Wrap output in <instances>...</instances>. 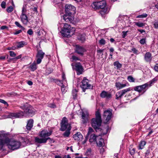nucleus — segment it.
I'll return each instance as SVG.
<instances>
[{"label": "nucleus", "mask_w": 158, "mask_h": 158, "mask_svg": "<svg viewBox=\"0 0 158 158\" xmlns=\"http://www.w3.org/2000/svg\"><path fill=\"white\" fill-rule=\"evenodd\" d=\"M31 70L32 71H34L36 69V65L35 63H34L30 66Z\"/></svg>", "instance_id": "obj_33"}, {"label": "nucleus", "mask_w": 158, "mask_h": 158, "mask_svg": "<svg viewBox=\"0 0 158 158\" xmlns=\"http://www.w3.org/2000/svg\"><path fill=\"white\" fill-rule=\"evenodd\" d=\"M156 81V80L155 79H153L151 80V81H150L149 82L147 83H148L149 85H148V87H150Z\"/></svg>", "instance_id": "obj_45"}, {"label": "nucleus", "mask_w": 158, "mask_h": 158, "mask_svg": "<svg viewBox=\"0 0 158 158\" xmlns=\"http://www.w3.org/2000/svg\"><path fill=\"white\" fill-rule=\"evenodd\" d=\"M152 59V54L149 52H147L144 56V59L147 62H150Z\"/></svg>", "instance_id": "obj_23"}, {"label": "nucleus", "mask_w": 158, "mask_h": 158, "mask_svg": "<svg viewBox=\"0 0 158 158\" xmlns=\"http://www.w3.org/2000/svg\"><path fill=\"white\" fill-rule=\"evenodd\" d=\"M75 31V28L72 27L69 25L65 23L64 24V27L62 29L61 33L64 36L68 37L71 36V33L73 35Z\"/></svg>", "instance_id": "obj_4"}, {"label": "nucleus", "mask_w": 158, "mask_h": 158, "mask_svg": "<svg viewBox=\"0 0 158 158\" xmlns=\"http://www.w3.org/2000/svg\"><path fill=\"white\" fill-rule=\"evenodd\" d=\"M123 34L122 35L123 37L124 38L127 35V32L123 31Z\"/></svg>", "instance_id": "obj_61"}, {"label": "nucleus", "mask_w": 158, "mask_h": 158, "mask_svg": "<svg viewBox=\"0 0 158 158\" xmlns=\"http://www.w3.org/2000/svg\"><path fill=\"white\" fill-rule=\"evenodd\" d=\"M135 24L137 26L139 27H142L145 25V23H141L140 22H135Z\"/></svg>", "instance_id": "obj_34"}, {"label": "nucleus", "mask_w": 158, "mask_h": 158, "mask_svg": "<svg viewBox=\"0 0 158 158\" xmlns=\"http://www.w3.org/2000/svg\"><path fill=\"white\" fill-rule=\"evenodd\" d=\"M25 45V43L23 41H21L19 42L17 45V48H20L23 47Z\"/></svg>", "instance_id": "obj_32"}, {"label": "nucleus", "mask_w": 158, "mask_h": 158, "mask_svg": "<svg viewBox=\"0 0 158 158\" xmlns=\"http://www.w3.org/2000/svg\"><path fill=\"white\" fill-rule=\"evenodd\" d=\"M33 120L32 119L28 120L26 127V128L28 130H31L33 126Z\"/></svg>", "instance_id": "obj_22"}, {"label": "nucleus", "mask_w": 158, "mask_h": 158, "mask_svg": "<svg viewBox=\"0 0 158 158\" xmlns=\"http://www.w3.org/2000/svg\"><path fill=\"white\" fill-rule=\"evenodd\" d=\"M138 31L140 32L141 33H142L143 32H145V31L143 30L138 29Z\"/></svg>", "instance_id": "obj_62"}, {"label": "nucleus", "mask_w": 158, "mask_h": 158, "mask_svg": "<svg viewBox=\"0 0 158 158\" xmlns=\"http://www.w3.org/2000/svg\"><path fill=\"white\" fill-rule=\"evenodd\" d=\"M24 115V112L20 111L18 112L10 113L5 118H20L22 117Z\"/></svg>", "instance_id": "obj_9"}, {"label": "nucleus", "mask_w": 158, "mask_h": 158, "mask_svg": "<svg viewBox=\"0 0 158 158\" xmlns=\"http://www.w3.org/2000/svg\"><path fill=\"white\" fill-rule=\"evenodd\" d=\"M0 102L7 105V106L8 105L7 102L3 100L0 99Z\"/></svg>", "instance_id": "obj_52"}, {"label": "nucleus", "mask_w": 158, "mask_h": 158, "mask_svg": "<svg viewBox=\"0 0 158 158\" xmlns=\"http://www.w3.org/2000/svg\"><path fill=\"white\" fill-rule=\"evenodd\" d=\"M89 81L85 78H84L82 81L80 86L82 88V90L84 92L85 91L86 89L92 88L93 86L89 84Z\"/></svg>", "instance_id": "obj_7"}, {"label": "nucleus", "mask_w": 158, "mask_h": 158, "mask_svg": "<svg viewBox=\"0 0 158 158\" xmlns=\"http://www.w3.org/2000/svg\"><path fill=\"white\" fill-rule=\"evenodd\" d=\"M75 50L76 52L81 56H83L84 52L86 51L83 47L78 45H76Z\"/></svg>", "instance_id": "obj_14"}, {"label": "nucleus", "mask_w": 158, "mask_h": 158, "mask_svg": "<svg viewBox=\"0 0 158 158\" xmlns=\"http://www.w3.org/2000/svg\"><path fill=\"white\" fill-rule=\"evenodd\" d=\"M135 149L134 148H129V152L130 154L131 155H132L134 154L135 153Z\"/></svg>", "instance_id": "obj_44"}, {"label": "nucleus", "mask_w": 158, "mask_h": 158, "mask_svg": "<svg viewBox=\"0 0 158 158\" xmlns=\"http://www.w3.org/2000/svg\"><path fill=\"white\" fill-rule=\"evenodd\" d=\"M154 69L156 71L158 72V64H156L154 67Z\"/></svg>", "instance_id": "obj_57"}, {"label": "nucleus", "mask_w": 158, "mask_h": 158, "mask_svg": "<svg viewBox=\"0 0 158 158\" xmlns=\"http://www.w3.org/2000/svg\"><path fill=\"white\" fill-rule=\"evenodd\" d=\"M10 55L11 57H15L16 56V54L13 52L10 51L9 52Z\"/></svg>", "instance_id": "obj_48"}, {"label": "nucleus", "mask_w": 158, "mask_h": 158, "mask_svg": "<svg viewBox=\"0 0 158 158\" xmlns=\"http://www.w3.org/2000/svg\"><path fill=\"white\" fill-rule=\"evenodd\" d=\"M100 96L102 98L109 99L111 98V95L110 93L103 91L101 93Z\"/></svg>", "instance_id": "obj_19"}, {"label": "nucleus", "mask_w": 158, "mask_h": 158, "mask_svg": "<svg viewBox=\"0 0 158 158\" xmlns=\"http://www.w3.org/2000/svg\"><path fill=\"white\" fill-rule=\"evenodd\" d=\"M44 55V53L43 52L42 50H40L38 51L36 56L37 63V64H40L43 58Z\"/></svg>", "instance_id": "obj_15"}, {"label": "nucleus", "mask_w": 158, "mask_h": 158, "mask_svg": "<svg viewBox=\"0 0 158 158\" xmlns=\"http://www.w3.org/2000/svg\"><path fill=\"white\" fill-rule=\"evenodd\" d=\"M114 65L117 68V69H119L122 67V65L118 62L116 61L114 63Z\"/></svg>", "instance_id": "obj_31"}, {"label": "nucleus", "mask_w": 158, "mask_h": 158, "mask_svg": "<svg viewBox=\"0 0 158 158\" xmlns=\"http://www.w3.org/2000/svg\"><path fill=\"white\" fill-rule=\"evenodd\" d=\"M77 91L76 89H74L73 90L72 95L74 98H76L77 96Z\"/></svg>", "instance_id": "obj_37"}, {"label": "nucleus", "mask_w": 158, "mask_h": 158, "mask_svg": "<svg viewBox=\"0 0 158 158\" xmlns=\"http://www.w3.org/2000/svg\"><path fill=\"white\" fill-rule=\"evenodd\" d=\"M67 81H64V85H63L61 86V89L62 92L65 93L67 91Z\"/></svg>", "instance_id": "obj_25"}, {"label": "nucleus", "mask_w": 158, "mask_h": 158, "mask_svg": "<svg viewBox=\"0 0 158 158\" xmlns=\"http://www.w3.org/2000/svg\"><path fill=\"white\" fill-rule=\"evenodd\" d=\"M0 147H2L5 144H6L9 148L13 150L19 148L21 146L23 142L14 139L10 140L6 137V135L3 131L0 132Z\"/></svg>", "instance_id": "obj_1"}, {"label": "nucleus", "mask_w": 158, "mask_h": 158, "mask_svg": "<svg viewBox=\"0 0 158 158\" xmlns=\"http://www.w3.org/2000/svg\"><path fill=\"white\" fill-rule=\"evenodd\" d=\"M7 28V27L6 26H2L1 27V29L2 30H3L6 28Z\"/></svg>", "instance_id": "obj_64"}, {"label": "nucleus", "mask_w": 158, "mask_h": 158, "mask_svg": "<svg viewBox=\"0 0 158 158\" xmlns=\"http://www.w3.org/2000/svg\"><path fill=\"white\" fill-rule=\"evenodd\" d=\"M93 132V130L91 127H89L87 136H88L90 134Z\"/></svg>", "instance_id": "obj_46"}, {"label": "nucleus", "mask_w": 158, "mask_h": 158, "mask_svg": "<svg viewBox=\"0 0 158 158\" xmlns=\"http://www.w3.org/2000/svg\"><path fill=\"white\" fill-rule=\"evenodd\" d=\"M140 43L141 44H143L145 43V39H142L140 41Z\"/></svg>", "instance_id": "obj_53"}, {"label": "nucleus", "mask_w": 158, "mask_h": 158, "mask_svg": "<svg viewBox=\"0 0 158 158\" xmlns=\"http://www.w3.org/2000/svg\"><path fill=\"white\" fill-rule=\"evenodd\" d=\"M150 152V151L149 149H148L147 150L146 152L145 153L146 155V156H148Z\"/></svg>", "instance_id": "obj_59"}, {"label": "nucleus", "mask_w": 158, "mask_h": 158, "mask_svg": "<svg viewBox=\"0 0 158 158\" xmlns=\"http://www.w3.org/2000/svg\"><path fill=\"white\" fill-rule=\"evenodd\" d=\"M72 66H73V68L77 72V75L81 74L83 71V68L81 64L80 63H76L72 64Z\"/></svg>", "instance_id": "obj_12"}, {"label": "nucleus", "mask_w": 158, "mask_h": 158, "mask_svg": "<svg viewBox=\"0 0 158 158\" xmlns=\"http://www.w3.org/2000/svg\"><path fill=\"white\" fill-rule=\"evenodd\" d=\"M62 78L63 81H66L65 75L64 73H63L62 75Z\"/></svg>", "instance_id": "obj_55"}, {"label": "nucleus", "mask_w": 158, "mask_h": 158, "mask_svg": "<svg viewBox=\"0 0 158 158\" xmlns=\"http://www.w3.org/2000/svg\"><path fill=\"white\" fill-rule=\"evenodd\" d=\"M48 106L52 108H55L56 107V105L53 103H50L48 104Z\"/></svg>", "instance_id": "obj_40"}, {"label": "nucleus", "mask_w": 158, "mask_h": 158, "mask_svg": "<svg viewBox=\"0 0 158 158\" xmlns=\"http://www.w3.org/2000/svg\"><path fill=\"white\" fill-rule=\"evenodd\" d=\"M22 109L24 110V114L25 113L27 115L31 116L35 114L34 109L31 106H24L23 107Z\"/></svg>", "instance_id": "obj_8"}, {"label": "nucleus", "mask_w": 158, "mask_h": 158, "mask_svg": "<svg viewBox=\"0 0 158 158\" xmlns=\"http://www.w3.org/2000/svg\"><path fill=\"white\" fill-rule=\"evenodd\" d=\"M96 118L92 119L91 123L93 127L95 129H99L102 123L101 115L99 110L96 112Z\"/></svg>", "instance_id": "obj_5"}, {"label": "nucleus", "mask_w": 158, "mask_h": 158, "mask_svg": "<svg viewBox=\"0 0 158 158\" xmlns=\"http://www.w3.org/2000/svg\"><path fill=\"white\" fill-rule=\"evenodd\" d=\"M6 3L3 1L1 4V6L2 8H5L6 7Z\"/></svg>", "instance_id": "obj_51"}, {"label": "nucleus", "mask_w": 158, "mask_h": 158, "mask_svg": "<svg viewBox=\"0 0 158 158\" xmlns=\"http://www.w3.org/2000/svg\"><path fill=\"white\" fill-rule=\"evenodd\" d=\"M73 137L75 140L77 141L82 140L83 138L82 135L80 132H77L74 135Z\"/></svg>", "instance_id": "obj_17"}, {"label": "nucleus", "mask_w": 158, "mask_h": 158, "mask_svg": "<svg viewBox=\"0 0 158 158\" xmlns=\"http://www.w3.org/2000/svg\"><path fill=\"white\" fill-rule=\"evenodd\" d=\"M106 2L102 0L94 2L91 4V6L94 9H101L102 10L100 11V13L102 16H103L105 14H107L109 11V9L106 7Z\"/></svg>", "instance_id": "obj_2"}, {"label": "nucleus", "mask_w": 158, "mask_h": 158, "mask_svg": "<svg viewBox=\"0 0 158 158\" xmlns=\"http://www.w3.org/2000/svg\"><path fill=\"white\" fill-rule=\"evenodd\" d=\"M98 42L101 45H104L106 43V41L103 39H101Z\"/></svg>", "instance_id": "obj_38"}, {"label": "nucleus", "mask_w": 158, "mask_h": 158, "mask_svg": "<svg viewBox=\"0 0 158 158\" xmlns=\"http://www.w3.org/2000/svg\"><path fill=\"white\" fill-rule=\"evenodd\" d=\"M131 51L134 53L136 54H138V51L135 48H132L131 49Z\"/></svg>", "instance_id": "obj_50"}, {"label": "nucleus", "mask_w": 158, "mask_h": 158, "mask_svg": "<svg viewBox=\"0 0 158 158\" xmlns=\"http://www.w3.org/2000/svg\"><path fill=\"white\" fill-rule=\"evenodd\" d=\"M112 115V111L107 110L104 112L103 118L105 120V123H107L111 119Z\"/></svg>", "instance_id": "obj_11"}, {"label": "nucleus", "mask_w": 158, "mask_h": 158, "mask_svg": "<svg viewBox=\"0 0 158 158\" xmlns=\"http://www.w3.org/2000/svg\"><path fill=\"white\" fill-rule=\"evenodd\" d=\"M123 95L121 90L119 91L116 94V98L118 99L119 98H121Z\"/></svg>", "instance_id": "obj_29"}, {"label": "nucleus", "mask_w": 158, "mask_h": 158, "mask_svg": "<svg viewBox=\"0 0 158 158\" xmlns=\"http://www.w3.org/2000/svg\"><path fill=\"white\" fill-rule=\"evenodd\" d=\"M148 83H145L141 85L137 86L134 88V90L139 93H144L148 87Z\"/></svg>", "instance_id": "obj_10"}, {"label": "nucleus", "mask_w": 158, "mask_h": 158, "mask_svg": "<svg viewBox=\"0 0 158 158\" xmlns=\"http://www.w3.org/2000/svg\"><path fill=\"white\" fill-rule=\"evenodd\" d=\"M146 144V142L144 140H142L139 144L138 149L139 150L143 149Z\"/></svg>", "instance_id": "obj_26"}, {"label": "nucleus", "mask_w": 158, "mask_h": 158, "mask_svg": "<svg viewBox=\"0 0 158 158\" xmlns=\"http://www.w3.org/2000/svg\"><path fill=\"white\" fill-rule=\"evenodd\" d=\"M68 15H67V13H66V14L62 16V18L66 22H71L73 20V19L70 16L71 14Z\"/></svg>", "instance_id": "obj_18"}, {"label": "nucleus", "mask_w": 158, "mask_h": 158, "mask_svg": "<svg viewBox=\"0 0 158 158\" xmlns=\"http://www.w3.org/2000/svg\"><path fill=\"white\" fill-rule=\"evenodd\" d=\"M89 114L87 111L83 112L82 113V117L83 119L82 122L84 123H86L88 121V117Z\"/></svg>", "instance_id": "obj_21"}, {"label": "nucleus", "mask_w": 158, "mask_h": 158, "mask_svg": "<svg viewBox=\"0 0 158 158\" xmlns=\"http://www.w3.org/2000/svg\"><path fill=\"white\" fill-rule=\"evenodd\" d=\"M127 86V84H122L120 82H117L115 83V86L118 89L123 88Z\"/></svg>", "instance_id": "obj_24"}, {"label": "nucleus", "mask_w": 158, "mask_h": 158, "mask_svg": "<svg viewBox=\"0 0 158 158\" xmlns=\"http://www.w3.org/2000/svg\"><path fill=\"white\" fill-rule=\"evenodd\" d=\"M52 133L51 130H47L44 129L40 132L39 136L41 137L40 138L38 137L35 138V142L38 143H45L47 141L50 139L48 137Z\"/></svg>", "instance_id": "obj_3"}, {"label": "nucleus", "mask_w": 158, "mask_h": 158, "mask_svg": "<svg viewBox=\"0 0 158 158\" xmlns=\"http://www.w3.org/2000/svg\"><path fill=\"white\" fill-rule=\"evenodd\" d=\"M67 131L64 133V135L66 137H68L70 134L69 131L70 130L69 129L66 130Z\"/></svg>", "instance_id": "obj_43"}, {"label": "nucleus", "mask_w": 158, "mask_h": 158, "mask_svg": "<svg viewBox=\"0 0 158 158\" xmlns=\"http://www.w3.org/2000/svg\"><path fill=\"white\" fill-rule=\"evenodd\" d=\"M72 59L73 60L72 61H76L78 60H80V59L77 57L75 56H72Z\"/></svg>", "instance_id": "obj_47"}, {"label": "nucleus", "mask_w": 158, "mask_h": 158, "mask_svg": "<svg viewBox=\"0 0 158 158\" xmlns=\"http://www.w3.org/2000/svg\"><path fill=\"white\" fill-rule=\"evenodd\" d=\"M63 158H71V156L69 155H65Z\"/></svg>", "instance_id": "obj_63"}, {"label": "nucleus", "mask_w": 158, "mask_h": 158, "mask_svg": "<svg viewBox=\"0 0 158 158\" xmlns=\"http://www.w3.org/2000/svg\"><path fill=\"white\" fill-rule=\"evenodd\" d=\"M27 33L30 35H31L33 34V32L32 31V30L31 29H29L27 32Z\"/></svg>", "instance_id": "obj_54"}, {"label": "nucleus", "mask_w": 158, "mask_h": 158, "mask_svg": "<svg viewBox=\"0 0 158 158\" xmlns=\"http://www.w3.org/2000/svg\"><path fill=\"white\" fill-rule=\"evenodd\" d=\"M55 82L57 84L61 86L63 85H64V81H61L58 80H56Z\"/></svg>", "instance_id": "obj_35"}, {"label": "nucleus", "mask_w": 158, "mask_h": 158, "mask_svg": "<svg viewBox=\"0 0 158 158\" xmlns=\"http://www.w3.org/2000/svg\"><path fill=\"white\" fill-rule=\"evenodd\" d=\"M154 27L155 29H158V20H156L153 22Z\"/></svg>", "instance_id": "obj_36"}, {"label": "nucleus", "mask_w": 158, "mask_h": 158, "mask_svg": "<svg viewBox=\"0 0 158 158\" xmlns=\"http://www.w3.org/2000/svg\"><path fill=\"white\" fill-rule=\"evenodd\" d=\"M71 129L70 125L68 123L67 119L65 117L63 118L61 123L60 130L64 131L67 129L70 130Z\"/></svg>", "instance_id": "obj_6"}, {"label": "nucleus", "mask_w": 158, "mask_h": 158, "mask_svg": "<svg viewBox=\"0 0 158 158\" xmlns=\"http://www.w3.org/2000/svg\"><path fill=\"white\" fill-rule=\"evenodd\" d=\"M85 34H80L78 36V39L82 42H83L85 40Z\"/></svg>", "instance_id": "obj_28"}, {"label": "nucleus", "mask_w": 158, "mask_h": 158, "mask_svg": "<svg viewBox=\"0 0 158 158\" xmlns=\"http://www.w3.org/2000/svg\"><path fill=\"white\" fill-rule=\"evenodd\" d=\"M97 136H96L94 134H91L90 135L89 139V142H93L94 141H96V139Z\"/></svg>", "instance_id": "obj_27"}, {"label": "nucleus", "mask_w": 158, "mask_h": 158, "mask_svg": "<svg viewBox=\"0 0 158 158\" xmlns=\"http://www.w3.org/2000/svg\"><path fill=\"white\" fill-rule=\"evenodd\" d=\"M104 50L102 49H99L97 50V52L98 53H101L103 52Z\"/></svg>", "instance_id": "obj_60"}, {"label": "nucleus", "mask_w": 158, "mask_h": 158, "mask_svg": "<svg viewBox=\"0 0 158 158\" xmlns=\"http://www.w3.org/2000/svg\"><path fill=\"white\" fill-rule=\"evenodd\" d=\"M21 32H22V30H19L16 31L14 33V35H17V34H19Z\"/></svg>", "instance_id": "obj_56"}, {"label": "nucleus", "mask_w": 158, "mask_h": 158, "mask_svg": "<svg viewBox=\"0 0 158 158\" xmlns=\"http://www.w3.org/2000/svg\"><path fill=\"white\" fill-rule=\"evenodd\" d=\"M21 21L24 25H27L28 21L27 17L26 14L21 15L20 16Z\"/></svg>", "instance_id": "obj_20"}, {"label": "nucleus", "mask_w": 158, "mask_h": 158, "mask_svg": "<svg viewBox=\"0 0 158 158\" xmlns=\"http://www.w3.org/2000/svg\"><path fill=\"white\" fill-rule=\"evenodd\" d=\"M65 10L68 14H71L72 13H75L76 8L71 4H66L65 6Z\"/></svg>", "instance_id": "obj_13"}, {"label": "nucleus", "mask_w": 158, "mask_h": 158, "mask_svg": "<svg viewBox=\"0 0 158 158\" xmlns=\"http://www.w3.org/2000/svg\"><path fill=\"white\" fill-rule=\"evenodd\" d=\"M15 23L16 26L21 28L23 30H24L25 29V28L22 26L18 22L16 21L15 22Z\"/></svg>", "instance_id": "obj_39"}, {"label": "nucleus", "mask_w": 158, "mask_h": 158, "mask_svg": "<svg viewBox=\"0 0 158 158\" xmlns=\"http://www.w3.org/2000/svg\"><path fill=\"white\" fill-rule=\"evenodd\" d=\"M13 8L12 6H10L7 8L6 11L10 13L13 11Z\"/></svg>", "instance_id": "obj_41"}, {"label": "nucleus", "mask_w": 158, "mask_h": 158, "mask_svg": "<svg viewBox=\"0 0 158 158\" xmlns=\"http://www.w3.org/2000/svg\"><path fill=\"white\" fill-rule=\"evenodd\" d=\"M96 142L98 147H101L104 145V139L100 135L97 136Z\"/></svg>", "instance_id": "obj_16"}, {"label": "nucleus", "mask_w": 158, "mask_h": 158, "mask_svg": "<svg viewBox=\"0 0 158 158\" xmlns=\"http://www.w3.org/2000/svg\"><path fill=\"white\" fill-rule=\"evenodd\" d=\"M26 11V10L25 9V6H23L22 9V13L21 15L26 14L25 13Z\"/></svg>", "instance_id": "obj_49"}, {"label": "nucleus", "mask_w": 158, "mask_h": 158, "mask_svg": "<svg viewBox=\"0 0 158 158\" xmlns=\"http://www.w3.org/2000/svg\"><path fill=\"white\" fill-rule=\"evenodd\" d=\"M21 57L22 55H20L19 56H16L14 58V59L15 60H17L21 58Z\"/></svg>", "instance_id": "obj_58"}, {"label": "nucleus", "mask_w": 158, "mask_h": 158, "mask_svg": "<svg viewBox=\"0 0 158 158\" xmlns=\"http://www.w3.org/2000/svg\"><path fill=\"white\" fill-rule=\"evenodd\" d=\"M127 79L128 81L130 82H134L135 81V79L131 76H128L127 77Z\"/></svg>", "instance_id": "obj_42"}, {"label": "nucleus", "mask_w": 158, "mask_h": 158, "mask_svg": "<svg viewBox=\"0 0 158 158\" xmlns=\"http://www.w3.org/2000/svg\"><path fill=\"white\" fill-rule=\"evenodd\" d=\"M133 88L129 87L127 89H126L122 90L121 91H122L123 94L124 95L127 92L130 91L131 90H133Z\"/></svg>", "instance_id": "obj_30"}]
</instances>
